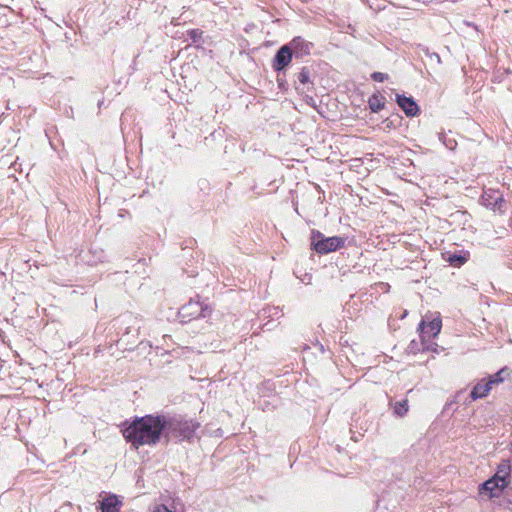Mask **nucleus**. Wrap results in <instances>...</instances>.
<instances>
[{"instance_id":"nucleus-3","label":"nucleus","mask_w":512,"mask_h":512,"mask_svg":"<svg viewBox=\"0 0 512 512\" xmlns=\"http://www.w3.org/2000/svg\"><path fill=\"white\" fill-rule=\"evenodd\" d=\"M161 503L153 512H184V505L181 499L170 491H165L160 496Z\"/></svg>"},{"instance_id":"nucleus-10","label":"nucleus","mask_w":512,"mask_h":512,"mask_svg":"<svg viewBox=\"0 0 512 512\" xmlns=\"http://www.w3.org/2000/svg\"><path fill=\"white\" fill-rule=\"evenodd\" d=\"M492 388L489 380L487 382L480 381L477 383L471 391V398L476 400L478 398L486 397Z\"/></svg>"},{"instance_id":"nucleus-17","label":"nucleus","mask_w":512,"mask_h":512,"mask_svg":"<svg viewBox=\"0 0 512 512\" xmlns=\"http://www.w3.org/2000/svg\"><path fill=\"white\" fill-rule=\"evenodd\" d=\"M298 80L302 84H306L309 81V71L307 69H302V71L298 75Z\"/></svg>"},{"instance_id":"nucleus-19","label":"nucleus","mask_w":512,"mask_h":512,"mask_svg":"<svg viewBox=\"0 0 512 512\" xmlns=\"http://www.w3.org/2000/svg\"><path fill=\"white\" fill-rule=\"evenodd\" d=\"M449 261L453 265H460L464 262V258L461 256H453V257H450Z\"/></svg>"},{"instance_id":"nucleus-6","label":"nucleus","mask_w":512,"mask_h":512,"mask_svg":"<svg viewBox=\"0 0 512 512\" xmlns=\"http://www.w3.org/2000/svg\"><path fill=\"white\" fill-rule=\"evenodd\" d=\"M208 313L207 307H202L198 301L190 300L189 303L183 305L180 310V316L185 318H197L199 316L206 317Z\"/></svg>"},{"instance_id":"nucleus-7","label":"nucleus","mask_w":512,"mask_h":512,"mask_svg":"<svg viewBox=\"0 0 512 512\" xmlns=\"http://www.w3.org/2000/svg\"><path fill=\"white\" fill-rule=\"evenodd\" d=\"M293 51L291 47L287 44L282 46L276 53L273 60V68L276 71L284 70L292 60Z\"/></svg>"},{"instance_id":"nucleus-5","label":"nucleus","mask_w":512,"mask_h":512,"mask_svg":"<svg viewBox=\"0 0 512 512\" xmlns=\"http://www.w3.org/2000/svg\"><path fill=\"white\" fill-rule=\"evenodd\" d=\"M510 482H482L479 486V495L487 499L499 497Z\"/></svg>"},{"instance_id":"nucleus-12","label":"nucleus","mask_w":512,"mask_h":512,"mask_svg":"<svg viewBox=\"0 0 512 512\" xmlns=\"http://www.w3.org/2000/svg\"><path fill=\"white\" fill-rule=\"evenodd\" d=\"M288 45L295 53L309 54L310 52V44L301 37H295Z\"/></svg>"},{"instance_id":"nucleus-16","label":"nucleus","mask_w":512,"mask_h":512,"mask_svg":"<svg viewBox=\"0 0 512 512\" xmlns=\"http://www.w3.org/2000/svg\"><path fill=\"white\" fill-rule=\"evenodd\" d=\"M408 411V401L405 399L403 401L396 402L394 405V412L400 417H403Z\"/></svg>"},{"instance_id":"nucleus-11","label":"nucleus","mask_w":512,"mask_h":512,"mask_svg":"<svg viewBox=\"0 0 512 512\" xmlns=\"http://www.w3.org/2000/svg\"><path fill=\"white\" fill-rule=\"evenodd\" d=\"M510 469H511V466H510L509 461L503 460L499 464L497 472L488 480H492V481L506 480V478L510 474Z\"/></svg>"},{"instance_id":"nucleus-14","label":"nucleus","mask_w":512,"mask_h":512,"mask_svg":"<svg viewBox=\"0 0 512 512\" xmlns=\"http://www.w3.org/2000/svg\"><path fill=\"white\" fill-rule=\"evenodd\" d=\"M510 373L511 370L508 367H504L500 369L496 374L492 375L489 378V382L491 385L502 383L504 379L510 375Z\"/></svg>"},{"instance_id":"nucleus-18","label":"nucleus","mask_w":512,"mask_h":512,"mask_svg":"<svg viewBox=\"0 0 512 512\" xmlns=\"http://www.w3.org/2000/svg\"><path fill=\"white\" fill-rule=\"evenodd\" d=\"M372 79L378 82H383L384 80L388 79V75L381 73V72H374L371 75Z\"/></svg>"},{"instance_id":"nucleus-8","label":"nucleus","mask_w":512,"mask_h":512,"mask_svg":"<svg viewBox=\"0 0 512 512\" xmlns=\"http://www.w3.org/2000/svg\"><path fill=\"white\" fill-rule=\"evenodd\" d=\"M396 102L409 117L416 116L419 112L418 105L412 97L396 94Z\"/></svg>"},{"instance_id":"nucleus-1","label":"nucleus","mask_w":512,"mask_h":512,"mask_svg":"<svg viewBox=\"0 0 512 512\" xmlns=\"http://www.w3.org/2000/svg\"><path fill=\"white\" fill-rule=\"evenodd\" d=\"M165 430V417L147 415L136 418L123 430V436L135 448L158 443Z\"/></svg>"},{"instance_id":"nucleus-4","label":"nucleus","mask_w":512,"mask_h":512,"mask_svg":"<svg viewBox=\"0 0 512 512\" xmlns=\"http://www.w3.org/2000/svg\"><path fill=\"white\" fill-rule=\"evenodd\" d=\"M344 244V239L341 237H329V238H321L317 241L312 242L314 249L318 253L326 254L329 252L336 251L341 248Z\"/></svg>"},{"instance_id":"nucleus-9","label":"nucleus","mask_w":512,"mask_h":512,"mask_svg":"<svg viewBox=\"0 0 512 512\" xmlns=\"http://www.w3.org/2000/svg\"><path fill=\"white\" fill-rule=\"evenodd\" d=\"M121 504L116 495H107L100 502L101 512H118Z\"/></svg>"},{"instance_id":"nucleus-2","label":"nucleus","mask_w":512,"mask_h":512,"mask_svg":"<svg viewBox=\"0 0 512 512\" xmlns=\"http://www.w3.org/2000/svg\"><path fill=\"white\" fill-rule=\"evenodd\" d=\"M195 429L196 425L192 421L165 418L164 437L167 441L171 438L189 439L192 437Z\"/></svg>"},{"instance_id":"nucleus-13","label":"nucleus","mask_w":512,"mask_h":512,"mask_svg":"<svg viewBox=\"0 0 512 512\" xmlns=\"http://www.w3.org/2000/svg\"><path fill=\"white\" fill-rule=\"evenodd\" d=\"M440 330L441 320L434 319L423 328V333L429 334V336H436L440 332Z\"/></svg>"},{"instance_id":"nucleus-15","label":"nucleus","mask_w":512,"mask_h":512,"mask_svg":"<svg viewBox=\"0 0 512 512\" xmlns=\"http://www.w3.org/2000/svg\"><path fill=\"white\" fill-rule=\"evenodd\" d=\"M369 107L373 112H379L384 108V100L382 96L379 95H373L370 97L369 101Z\"/></svg>"},{"instance_id":"nucleus-20","label":"nucleus","mask_w":512,"mask_h":512,"mask_svg":"<svg viewBox=\"0 0 512 512\" xmlns=\"http://www.w3.org/2000/svg\"><path fill=\"white\" fill-rule=\"evenodd\" d=\"M498 200L502 201V197L501 196L497 197L496 203L498 202Z\"/></svg>"}]
</instances>
